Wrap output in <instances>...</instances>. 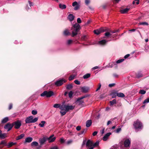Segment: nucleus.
<instances>
[{"label": "nucleus", "mask_w": 149, "mask_h": 149, "mask_svg": "<svg viewBox=\"0 0 149 149\" xmlns=\"http://www.w3.org/2000/svg\"><path fill=\"white\" fill-rule=\"evenodd\" d=\"M53 107L56 108H59L61 110L60 113L62 116L65 115L69 110H73L75 107L74 106L72 105H65L63 104L61 105L60 104H55Z\"/></svg>", "instance_id": "f257e3e1"}, {"label": "nucleus", "mask_w": 149, "mask_h": 149, "mask_svg": "<svg viewBox=\"0 0 149 149\" xmlns=\"http://www.w3.org/2000/svg\"><path fill=\"white\" fill-rule=\"evenodd\" d=\"M81 27L80 25L77 24L76 23L74 24L72 27V36L73 37L77 35L78 32L80 30Z\"/></svg>", "instance_id": "f03ea898"}, {"label": "nucleus", "mask_w": 149, "mask_h": 149, "mask_svg": "<svg viewBox=\"0 0 149 149\" xmlns=\"http://www.w3.org/2000/svg\"><path fill=\"white\" fill-rule=\"evenodd\" d=\"M133 125L136 132L141 131L143 127L142 123L138 120L134 122Z\"/></svg>", "instance_id": "7ed1b4c3"}, {"label": "nucleus", "mask_w": 149, "mask_h": 149, "mask_svg": "<svg viewBox=\"0 0 149 149\" xmlns=\"http://www.w3.org/2000/svg\"><path fill=\"white\" fill-rule=\"evenodd\" d=\"M38 118L36 117L33 119V116H29L26 118L25 119V121L26 123H34L36 122L38 120Z\"/></svg>", "instance_id": "20e7f679"}, {"label": "nucleus", "mask_w": 149, "mask_h": 149, "mask_svg": "<svg viewBox=\"0 0 149 149\" xmlns=\"http://www.w3.org/2000/svg\"><path fill=\"white\" fill-rule=\"evenodd\" d=\"M53 95L54 93L52 91H45L41 94L40 95L42 97L46 96L47 97H50Z\"/></svg>", "instance_id": "39448f33"}, {"label": "nucleus", "mask_w": 149, "mask_h": 149, "mask_svg": "<svg viewBox=\"0 0 149 149\" xmlns=\"http://www.w3.org/2000/svg\"><path fill=\"white\" fill-rule=\"evenodd\" d=\"M86 144V146L88 148L91 147L92 146L93 143L90 140H88L87 141L86 140H84L82 146L83 147Z\"/></svg>", "instance_id": "423d86ee"}, {"label": "nucleus", "mask_w": 149, "mask_h": 149, "mask_svg": "<svg viewBox=\"0 0 149 149\" xmlns=\"http://www.w3.org/2000/svg\"><path fill=\"white\" fill-rule=\"evenodd\" d=\"M13 126H14V127L16 129H19L22 125L21 121L19 120H18L14 122L13 123Z\"/></svg>", "instance_id": "0eeeda50"}, {"label": "nucleus", "mask_w": 149, "mask_h": 149, "mask_svg": "<svg viewBox=\"0 0 149 149\" xmlns=\"http://www.w3.org/2000/svg\"><path fill=\"white\" fill-rule=\"evenodd\" d=\"M66 81L63 79L57 81L55 83V85L58 86L62 85Z\"/></svg>", "instance_id": "6e6552de"}, {"label": "nucleus", "mask_w": 149, "mask_h": 149, "mask_svg": "<svg viewBox=\"0 0 149 149\" xmlns=\"http://www.w3.org/2000/svg\"><path fill=\"white\" fill-rule=\"evenodd\" d=\"M13 127V124H10L9 123H7L4 126V128L6 130H8V131L10 130Z\"/></svg>", "instance_id": "1a4fd4ad"}, {"label": "nucleus", "mask_w": 149, "mask_h": 149, "mask_svg": "<svg viewBox=\"0 0 149 149\" xmlns=\"http://www.w3.org/2000/svg\"><path fill=\"white\" fill-rule=\"evenodd\" d=\"M85 97V96H83L81 97L78 98L76 101V102L79 104H82L84 102V101L82 100V99L84 98Z\"/></svg>", "instance_id": "9d476101"}, {"label": "nucleus", "mask_w": 149, "mask_h": 149, "mask_svg": "<svg viewBox=\"0 0 149 149\" xmlns=\"http://www.w3.org/2000/svg\"><path fill=\"white\" fill-rule=\"evenodd\" d=\"M81 91L84 93L88 92L89 89V87L86 86H84L81 88Z\"/></svg>", "instance_id": "9b49d317"}, {"label": "nucleus", "mask_w": 149, "mask_h": 149, "mask_svg": "<svg viewBox=\"0 0 149 149\" xmlns=\"http://www.w3.org/2000/svg\"><path fill=\"white\" fill-rule=\"evenodd\" d=\"M104 31V30L103 28H100L99 29L94 30V33L96 34L99 35L101 32H103Z\"/></svg>", "instance_id": "f8f14e48"}, {"label": "nucleus", "mask_w": 149, "mask_h": 149, "mask_svg": "<svg viewBox=\"0 0 149 149\" xmlns=\"http://www.w3.org/2000/svg\"><path fill=\"white\" fill-rule=\"evenodd\" d=\"M130 144V141L129 139H126L124 142V145L126 147L129 146Z\"/></svg>", "instance_id": "ddd939ff"}, {"label": "nucleus", "mask_w": 149, "mask_h": 149, "mask_svg": "<svg viewBox=\"0 0 149 149\" xmlns=\"http://www.w3.org/2000/svg\"><path fill=\"white\" fill-rule=\"evenodd\" d=\"M49 142H52L54 141L56 139V137H54V135H51L49 138L47 139Z\"/></svg>", "instance_id": "4468645a"}, {"label": "nucleus", "mask_w": 149, "mask_h": 149, "mask_svg": "<svg viewBox=\"0 0 149 149\" xmlns=\"http://www.w3.org/2000/svg\"><path fill=\"white\" fill-rule=\"evenodd\" d=\"M111 134V133L110 132L106 134H105V135L103 137V140L104 141H106L108 139V137Z\"/></svg>", "instance_id": "2eb2a0df"}, {"label": "nucleus", "mask_w": 149, "mask_h": 149, "mask_svg": "<svg viewBox=\"0 0 149 149\" xmlns=\"http://www.w3.org/2000/svg\"><path fill=\"white\" fill-rule=\"evenodd\" d=\"M117 92L114 91L112 92L111 94L113 98H115L117 96Z\"/></svg>", "instance_id": "dca6fc26"}, {"label": "nucleus", "mask_w": 149, "mask_h": 149, "mask_svg": "<svg viewBox=\"0 0 149 149\" xmlns=\"http://www.w3.org/2000/svg\"><path fill=\"white\" fill-rule=\"evenodd\" d=\"M47 139L45 137L42 139H40L39 140L40 143L41 145H42L46 141Z\"/></svg>", "instance_id": "f3484780"}, {"label": "nucleus", "mask_w": 149, "mask_h": 149, "mask_svg": "<svg viewBox=\"0 0 149 149\" xmlns=\"http://www.w3.org/2000/svg\"><path fill=\"white\" fill-rule=\"evenodd\" d=\"M92 123V121L91 120H88L86 122V126L87 127H88L90 126Z\"/></svg>", "instance_id": "a211bd4d"}, {"label": "nucleus", "mask_w": 149, "mask_h": 149, "mask_svg": "<svg viewBox=\"0 0 149 149\" xmlns=\"http://www.w3.org/2000/svg\"><path fill=\"white\" fill-rule=\"evenodd\" d=\"M33 139L31 137H28L26 138L25 141V143H30L32 141Z\"/></svg>", "instance_id": "6ab92c4d"}, {"label": "nucleus", "mask_w": 149, "mask_h": 149, "mask_svg": "<svg viewBox=\"0 0 149 149\" xmlns=\"http://www.w3.org/2000/svg\"><path fill=\"white\" fill-rule=\"evenodd\" d=\"M73 42V40L71 39H69L66 42V45H67L69 46L72 44Z\"/></svg>", "instance_id": "aec40b11"}, {"label": "nucleus", "mask_w": 149, "mask_h": 149, "mask_svg": "<svg viewBox=\"0 0 149 149\" xmlns=\"http://www.w3.org/2000/svg\"><path fill=\"white\" fill-rule=\"evenodd\" d=\"M46 123V122L45 121H42L38 125L41 127H43L45 126Z\"/></svg>", "instance_id": "412c9836"}, {"label": "nucleus", "mask_w": 149, "mask_h": 149, "mask_svg": "<svg viewBox=\"0 0 149 149\" xmlns=\"http://www.w3.org/2000/svg\"><path fill=\"white\" fill-rule=\"evenodd\" d=\"M68 19L71 21H73L74 18V16L72 14H70L68 16Z\"/></svg>", "instance_id": "4be33fe9"}, {"label": "nucleus", "mask_w": 149, "mask_h": 149, "mask_svg": "<svg viewBox=\"0 0 149 149\" xmlns=\"http://www.w3.org/2000/svg\"><path fill=\"white\" fill-rule=\"evenodd\" d=\"M63 34L65 36H68L70 35V33L68 29H65L63 32Z\"/></svg>", "instance_id": "5701e85b"}, {"label": "nucleus", "mask_w": 149, "mask_h": 149, "mask_svg": "<svg viewBox=\"0 0 149 149\" xmlns=\"http://www.w3.org/2000/svg\"><path fill=\"white\" fill-rule=\"evenodd\" d=\"M129 8H126L124 9L121 10L120 12L124 14L127 12L129 10Z\"/></svg>", "instance_id": "b1692460"}, {"label": "nucleus", "mask_w": 149, "mask_h": 149, "mask_svg": "<svg viewBox=\"0 0 149 149\" xmlns=\"http://www.w3.org/2000/svg\"><path fill=\"white\" fill-rule=\"evenodd\" d=\"M25 136V134H22L20 135L18 137H17L16 138V140H18L19 139H22L23 137H24Z\"/></svg>", "instance_id": "393cba45"}, {"label": "nucleus", "mask_w": 149, "mask_h": 149, "mask_svg": "<svg viewBox=\"0 0 149 149\" xmlns=\"http://www.w3.org/2000/svg\"><path fill=\"white\" fill-rule=\"evenodd\" d=\"M105 36L103 37V38H106L107 37V38H108L110 36L111 34L109 32H107L104 33Z\"/></svg>", "instance_id": "a878e982"}, {"label": "nucleus", "mask_w": 149, "mask_h": 149, "mask_svg": "<svg viewBox=\"0 0 149 149\" xmlns=\"http://www.w3.org/2000/svg\"><path fill=\"white\" fill-rule=\"evenodd\" d=\"M76 75V74H74L71 75L69 78V80L71 81L73 79L75 78Z\"/></svg>", "instance_id": "bb28decb"}, {"label": "nucleus", "mask_w": 149, "mask_h": 149, "mask_svg": "<svg viewBox=\"0 0 149 149\" xmlns=\"http://www.w3.org/2000/svg\"><path fill=\"white\" fill-rule=\"evenodd\" d=\"M117 96L121 97H125V95L123 93H118L117 92Z\"/></svg>", "instance_id": "cd10ccee"}, {"label": "nucleus", "mask_w": 149, "mask_h": 149, "mask_svg": "<svg viewBox=\"0 0 149 149\" xmlns=\"http://www.w3.org/2000/svg\"><path fill=\"white\" fill-rule=\"evenodd\" d=\"M6 134L5 133L2 134V131L0 130V138L1 139H4L6 137Z\"/></svg>", "instance_id": "c85d7f7f"}, {"label": "nucleus", "mask_w": 149, "mask_h": 149, "mask_svg": "<svg viewBox=\"0 0 149 149\" xmlns=\"http://www.w3.org/2000/svg\"><path fill=\"white\" fill-rule=\"evenodd\" d=\"M59 7L61 9H64L66 8V6L65 5L60 4H59Z\"/></svg>", "instance_id": "c756f323"}, {"label": "nucleus", "mask_w": 149, "mask_h": 149, "mask_svg": "<svg viewBox=\"0 0 149 149\" xmlns=\"http://www.w3.org/2000/svg\"><path fill=\"white\" fill-rule=\"evenodd\" d=\"M107 41L105 40H103L99 41L98 43L100 45H104L105 44Z\"/></svg>", "instance_id": "7c9ffc66"}, {"label": "nucleus", "mask_w": 149, "mask_h": 149, "mask_svg": "<svg viewBox=\"0 0 149 149\" xmlns=\"http://www.w3.org/2000/svg\"><path fill=\"white\" fill-rule=\"evenodd\" d=\"M73 88L72 84H69L66 86V88L68 90H70Z\"/></svg>", "instance_id": "2f4dec72"}, {"label": "nucleus", "mask_w": 149, "mask_h": 149, "mask_svg": "<svg viewBox=\"0 0 149 149\" xmlns=\"http://www.w3.org/2000/svg\"><path fill=\"white\" fill-rule=\"evenodd\" d=\"M91 76V74L87 73L83 76V78L84 79H86L89 77Z\"/></svg>", "instance_id": "473e14b6"}, {"label": "nucleus", "mask_w": 149, "mask_h": 149, "mask_svg": "<svg viewBox=\"0 0 149 149\" xmlns=\"http://www.w3.org/2000/svg\"><path fill=\"white\" fill-rule=\"evenodd\" d=\"M8 120V117H6L4 118L2 120L1 122L3 123H4L7 122Z\"/></svg>", "instance_id": "72a5a7b5"}, {"label": "nucleus", "mask_w": 149, "mask_h": 149, "mask_svg": "<svg viewBox=\"0 0 149 149\" xmlns=\"http://www.w3.org/2000/svg\"><path fill=\"white\" fill-rule=\"evenodd\" d=\"M16 143H14L13 142H11L8 143L7 144L6 146H7V147L8 148L12 146L13 145L15 144Z\"/></svg>", "instance_id": "f704fd0d"}, {"label": "nucleus", "mask_w": 149, "mask_h": 149, "mask_svg": "<svg viewBox=\"0 0 149 149\" xmlns=\"http://www.w3.org/2000/svg\"><path fill=\"white\" fill-rule=\"evenodd\" d=\"M110 105L112 106L116 104V99H114L113 100L110 101Z\"/></svg>", "instance_id": "c9c22d12"}, {"label": "nucleus", "mask_w": 149, "mask_h": 149, "mask_svg": "<svg viewBox=\"0 0 149 149\" xmlns=\"http://www.w3.org/2000/svg\"><path fill=\"white\" fill-rule=\"evenodd\" d=\"M38 145V143L36 141H34L32 143L31 145L32 146H37Z\"/></svg>", "instance_id": "e433bc0d"}, {"label": "nucleus", "mask_w": 149, "mask_h": 149, "mask_svg": "<svg viewBox=\"0 0 149 149\" xmlns=\"http://www.w3.org/2000/svg\"><path fill=\"white\" fill-rule=\"evenodd\" d=\"M73 94V92L72 91H70L68 93V96L69 98H71Z\"/></svg>", "instance_id": "4c0bfd02"}, {"label": "nucleus", "mask_w": 149, "mask_h": 149, "mask_svg": "<svg viewBox=\"0 0 149 149\" xmlns=\"http://www.w3.org/2000/svg\"><path fill=\"white\" fill-rule=\"evenodd\" d=\"M99 142L98 141H97L95 143L93 144V146L94 147H96L98 146Z\"/></svg>", "instance_id": "58836bf2"}, {"label": "nucleus", "mask_w": 149, "mask_h": 149, "mask_svg": "<svg viewBox=\"0 0 149 149\" xmlns=\"http://www.w3.org/2000/svg\"><path fill=\"white\" fill-rule=\"evenodd\" d=\"M139 93L141 94H144L146 93V91L143 90H140Z\"/></svg>", "instance_id": "ea45409f"}, {"label": "nucleus", "mask_w": 149, "mask_h": 149, "mask_svg": "<svg viewBox=\"0 0 149 149\" xmlns=\"http://www.w3.org/2000/svg\"><path fill=\"white\" fill-rule=\"evenodd\" d=\"M149 102V97L148 98H147L143 102V104H146L148 103Z\"/></svg>", "instance_id": "a19ab883"}, {"label": "nucleus", "mask_w": 149, "mask_h": 149, "mask_svg": "<svg viewBox=\"0 0 149 149\" xmlns=\"http://www.w3.org/2000/svg\"><path fill=\"white\" fill-rule=\"evenodd\" d=\"M142 76V74L141 73H139L136 75V77L138 78H140Z\"/></svg>", "instance_id": "79ce46f5"}, {"label": "nucleus", "mask_w": 149, "mask_h": 149, "mask_svg": "<svg viewBox=\"0 0 149 149\" xmlns=\"http://www.w3.org/2000/svg\"><path fill=\"white\" fill-rule=\"evenodd\" d=\"M74 82L77 85H79L80 84V81L77 80H75L74 81Z\"/></svg>", "instance_id": "37998d69"}, {"label": "nucleus", "mask_w": 149, "mask_h": 149, "mask_svg": "<svg viewBox=\"0 0 149 149\" xmlns=\"http://www.w3.org/2000/svg\"><path fill=\"white\" fill-rule=\"evenodd\" d=\"M86 129H84L83 130H82L80 133H79L78 134L79 135H81V134H83L84 132H86Z\"/></svg>", "instance_id": "c03bdc74"}, {"label": "nucleus", "mask_w": 149, "mask_h": 149, "mask_svg": "<svg viewBox=\"0 0 149 149\" xmlns=\"http://www.w3.org/2000/svg\"><path fill=\"white\" fill-rule=\"evenodd\" d=\"M37 111L36 110H33L32 111V114L35 115L37 114Z\"/></svg>", "instance_id": "a18cd8bd"}, {"label": "nucleus", "mask_w": 149, "mask_h": 149, "mask_svg": "<svg viewBox=\"0 0 149 149\" xmlns=\"http://www.w3.org/2000/svg\"><path fill=\"white\" fill-rule=\"evenodd\" d=\"M80 6L78 4L77 5L75 6V7L74 8V9L75 10H77L79 8Z\"/></svg>", "instance_id": "49530a36"}, {"label": "nucleus", "mask_w": 149, "mask_h": 149, "mask_svg": "<svg viewBox=\"0 0 149 149\" xmlns=\"http://www.w3.org/2000/svg\"><path fill=\"white\" fill-rule=\"evenodd\" d=\"M124 60V59H119L117 61L116 63H121L122 61H123Z\"/></svg>", "instance_id": "de8ad7c7"}, {"label": "nucleus", "mask_w": 149, "mask_h": 149, "mask_svg": "<svg viewBox=\"0 0 149 149\" xmlns=\"http://www.w3.org/2000/svg\"><path fill=\"white\" fill-rule=\"evenodd\" d=\"M87 39V37L86 36H83L82 37V39L84 40H85Z\"/></svg>", "instance_id": "09e8293b"}, {"label": "nucleus", "mask_w": 149, "mask_h": 149, "mask_svg": "<svg viewBox=\"0 0 149 149\" xmlns=\"http://www.w3.org/2000/svg\"><path fill=\"white\" fill-rule=\"evenodd\" d=\"M78 4L77 1H74L72 3V5L73 6H75Z\"/></svg>", "instance_id": "8fccbe9b"}, {"label": "nucleus", "mask_w": 149, "mask_h": 149, "mask_svg": "<svg viewBox=\"0 0 149 149\" xmlns=\"http://www.w3.org/2000/svg\"><path fill=\"white\" fill-rule=\"evenodd\" d=\"M140 24L141 25H148V23L146 22H141L140 23Z\"/></svg>", "instance_id": "3c124183"}, {"label": "nucleus", "mask_w": 149, "mask_h": 149, "mask_svg": "<svg viewBox=\"0 0 149 149\" xmlns=\"http://www.w3.org/2000/svg\"><path fill=\"white\" fill-rule=\"evenodd\" d=\"M121 128L119 127L116 130V132L117 133H119L121 130Z\"/></svg>", "instance_id": "603ef678"}, {"label": "nucleus", "mask_w": 149, "mask_h": 149, "mask_svg": "<svg viewBox=\"0 0 149 149\" xmlns=\"http://www.w3.org/2000/svg\"><path fill=\"white\" fill-rule=\"evenodd\" d=\"M77 21L78 23H81V20L80 18H78L77 20Z\"/></svg>", "instance_id": "864d4df0"}, {"label": "nucleus", "mask_w": 149, "mask_h": 149, "mask_svg": "<svg viewBox=\"0 0 149 149\" xmlns=\"http://www.w3.org/2000/svg\"><path fill=\"white\" fill-rule=\"evenodd\" d=\"M76 130H77V131H79L81 129V126H77L76 128Z\"/></svg>", "instance_id": "5fc2aeb1"}, {"label": "nucleus", "mask_w": 149, "mask_h": 149, "mask_svg": "<svg viewBox=\"0 0 149 149\" xmlns=\"http://www.w3.org/2000/svg\"><path fill=\"white\" fill-rule=\"evenodd\" d=\"M90 2L89 0H85V3L86 5H88Z\"/></svg>", "instance_id": "6e6d98bb"}, {"label": "nucleus", "mask_w": 149, "mask_h": 149, "mask_svg": "<svg viewBox=\"0 0 149 149\" xmlns=\"http://www.w3.org/2000/svg\"><path fill=\"white\" fill-rule=\"evenodd\" d=\"M60 141L61 143H64L65 141L63 138H61L60 140Z\"/></svg>", "instance_id": "4d7b16f0"}, {"label": "nucleus", "mask_w": 149, "mask_h": 149, "mask_svg": "<svg viewBox=\"0 0 149 149\" xmlns=\"http://www.w3.org/2000/svg\"><path fill=\"white\" fill-rule=\"evenodd\" d=\"M115 85V84L114 83L111 84H110L109 85V86L110 87H111Z\"/></svg>", "instance_id": "13d9d810"}, {"label": "nucleus", "mask_w": 149, "mask_h": 149, "mask_svg": "<svg viewBox=\"0 0 149 149\" xmlns=\"http://www.w3.org/2000/svg\"><path fill=\"white\" fill-rule=\"evenodd\" d=\"M101 84H99V87L97 88L96 90V91H98L100 89V88L101 87Z\"/></svg>", "instance_id": "bf43d9fd"}, {"label": "nucleus", "mask_w": 149, "mask_h": 149, "mask_svg": "<svg viewBox=\"0 0 149 149\" xmlns=\"http://www.w3.org/2000/svg\"><path fill=\"white\" fill-rule=\"evenodd\" d=\"M130 56V54H127L124 56V58L125 59L127 58L128 57Z\"/></svg>", "instance_id": "052dcab7"}, {"label": "nucleus", "mask_w": 149, "mask_h": 149, "mask_svg": "<svg viewBox=\"0 0 149 149\" xmlns=\"http://www.w3.org/2000/svg\"><path fill=\"white\" fill-rule=\"evenodd\" d=\"M116 31H110V32H109L110 33L112 34V33H116Z\"/></svg>", "instance_id": "680f3d73"}, {"label": "nucleus", "mask_w": 149, "mask_h": 149, "mask_svg": "<svg viewBox=\"0 0 149 149\" xmlns=\"http://www.w3.org/2000/svg\"><path fill=\"white\" fill-rule=\"evenodd\" d=\"M97 132L96 131L94 132L93 134V136H95L97 135Z\"/></svg>", "instance_id": "e2e57ef3"}, {"label": "nucleus", "mask_w": 149, "mask_h": 149, "mask_svg": "<svg viewBox=\"0 0 149 149\" xmlns=\"http://www.w3.org/2000/svg\"><path fill=\"white\" fill-rule=\"evenodd\" d=\"M12 108V104H9V110L10 109Z\"/></svg>", "instance_id": "0e129e2a"}, {"label": "nucleus", "mask_w": 149, "mask_h": 149, "mask_svg": "<svg viewBox=\"0 0 149 149\" xmlns=\"http://www.w3.org/2000/svg\"><path fill=\"white\" fill-rule=\"evenodd\" d=\"M113 63H110L109 64V67L110 68H112L113 67Z\"/></svg>", "instance_id": "69168bd1"}, {"label": "nucleus", "mask_w": 149, "mask_h": 149, "mask_svg": "<svg viewBox=\"0 0 149 149\" xmlns=\"http://www.w3.org/2000/svg\"><path fill=\"white\" fill-rule=\"evenodd\" d=\"M72 140H69V141H68L67 142V143L68 144H69L70 143H72Z\"/></svg>", "instance_id": "338daca9"}, {"label": "nucleus", "mask_w": 149, "mask_h": 149, "mask_svg": "<svg viewBox=\"0 0 149 149\" xmlns=\"http://www.w3.org/2000/svg\"><path fill=\"white\" fill-rule=\"evenodd\" d=\"M111 123V122L110 120H109L107 123V126L109 125V124H110Z\"/></svg>", "instance_id": "774afa93"}]
</instances>
